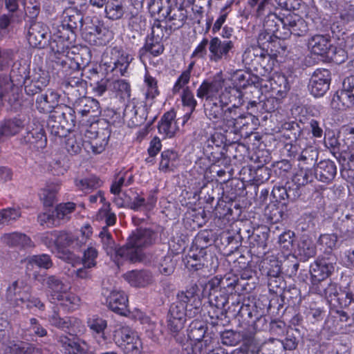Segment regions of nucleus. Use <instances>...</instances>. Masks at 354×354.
Here are the masks:
<instances>
[{"instance_id":"1","label":"nucleus","mask_w":354,"mask_h":354,"mask_svg":"<svg viewBox=\"0 0 354 354\" xmlns=\"http://www.w3.org/2000/svg\"><path fill=\"white\" fill-rule=\"evenodd\" d=\"M224 77L222 72L216 73L212 80H204L196 90V96L199 99H205V113L216 128L224 129L226 122L231 124L229 115L234 109L242 104H234L225 109L236 98L238 91L234 88H225Z\"/></svg>"},{"instance_id":"2","label":"nucleus","mask_w":354,"mask_h":354,"mask_svg":"<svg viewBox=\"0 0 354 354\" xmlns=\"http://www.w3.org/2000/svg\"><path fill=\"white\" fill-rule=\"evenodd\" d=\"M158 237V234L147 228L136 230L129 236L125 245L117 250V254L131 262H137L143 257L142 250L153 245Z\"/></svg>"},{"instance_id":"3","label":"nucleus","mask_w":354,"mask_h":354,"mask_svg":"<svg viewBox=\"0 0 354 354\" xmlns=\"http://www.w3.org/2000/svg\"><path fill=\"white\" fill-rule=\"evenodd\" d=\"M158 13L167 26V32H174L182 28L188 18V12L183 0H166L158 6Z\"/></svg>"},{"instance_id":"4","label":"nucleus","mask_w":354,"mask_h":354,"mask_svg":"<svg viewBox=\"0 0 354 354\" xmlns=\"http://www.w3.org/2000/svg\"><path fill=\"white\" fill-rule=\"evenodd\" d=\"M68 38H54V35L49 37V44L51 51L53 53L52 61L54 68H62L64 70L68 68H77L78 67L77 57L71 58L68 56L69 50Z\"/></svg>"},{"instance_id":"5","label":"nucleus","mask_w":354,"mask_h":354,"mask_svg":"<svg viewBox=\"0 0 354 354\" xmlns=\"http://www.w3.org/2000/svg\"><path fill=\"white\" fill-rule=\"evenodd\" d=\"M82 36L91 45L105 46L113 39V32L96 19L86 24Z\"/></svg>"},{"instance_id":"6","label":"nucleus","mask_w":354,"mask_h":354,"mask_svg":"<svg viewBox=\"0 0 354 354\" xmlns=\"http://www.w3.org/2000/svg\"><path fill=\"white\" fill-rule=\"evenodd\" d=\"M198 286L196 284L191 286L189 289L183 291L177 295L176 301L173 303L185 315L189 318L195 317L201 312V301L196 294Z\"/></svg>"},{"instance_id":"7","label":"nucleus","mask_w":354,"mask_h":354,"mask_svg":"<svg viewBox=\"0 0 354 354\" xmlns=\"http://www.w3.org/2000/svg\"><path fill=\"white\" fill-rule=\"evenodd\" d=\"M234 49V41L232 39H221L218 37H212L209 40V59L214 63L228 61Z\"/></svg>"},{"instance_id":"8","label":"nucleus","mask_w":354,"mask_h":354,"mask_svg":"<svg viewBox=\"0 0 354 354\" xmlns=\"http://www.w3.org/2000/svg\"><path fill=\"white\" fill-rule=\"evenodd\" d=\"M61 71L65 76L64 85L68 93L77 97L86 94V82L82 80V73L80 71V65L78 63L77 68H68L64 70L62 68H55Z\"/></svg>"},{"instance_id":"9","label":"nucleus","mask_w":354,"mask_h":354,"mask_svg":"<svg viewBox=\"0 0 354 354\" xmlns=\"http://www.w3.org/2000/svg\"><path fill=\"white\" fill-rule=\"evenodd\" d=\"M120 346L125 354H141L142 343L136 331L129 326H122L116 331Z\"/></svg>"},{"instance_id":"10","label":"nucleus","mask_w":354,"mask_h":354,"mask_svg":"<svg viewBox=\"0 0 354 354\" xmlns=\"http://www.w3.org/2000/svg\"><path fill=\"white\" fill-rule=\"evenodd\" d=\"M228 299L227 293L221 290L209 292L207 313L213 324H216L218 319L223 320L225 317Z\"/></svg>"},{"instance_id":"11","label":"nucleus","mask_w":354,"mask_h":354,"mask_svg":"<svg viewBox=\"0 0 354 354\" xmlns=\"http://www.w3.org/2000/svg\"><path fill=\"white\" fill-rule=\"evenodd\" d=\"M71 108L74 111V115L77 114L82 120L86 118L88 122H91L92 120L101 113L98 101L85 97L84 95L75 100Z\"/></svg>"},{"instance_id":"12","label":"nucleus","mask_w":354,"mask_h":354,"mask_svg":"<svg viewBox=\"0 0 354 354\" xmlns=\"http://www.w3.org/2000/svg\"><path fill=\"white\" fill-rule=\"evenodd\" d=\"M50 30L48 26L41 21L30 24L27 34L29 44L38 48H45L49 44Z\"/></svg>"},{"instance_id":"13","label":"nucleus","mask_w":354,"mask_h":354,"mask_svg":"<svg viewBox=\"0 0 354 354\" xmlns=\"http://www.w3.org/2000/svg\"><path fill=\"white\" fill-rule=\"evenodd\" d=\"M147 117V109L142 102L133 99L126 106L123 118L124 120L130 127H135L142 124Z\"/></svg>"},{"instance_id":"14","label":"nucleus","mask_w":354,"mask_h":354,"mask_svg":"<svg viewBox=\"0 0 354 354\" xmlns=\"http://www.w3.org/2000/svg\"><path fill=\"white\" fill-rule=\"evenodd\" d=\"M330 72L328 69L318 68L312 75L308 89L316 97L323 96L329 89L330 84Z\"/></svg>"},{"instance_id":"15","label":"nucleus","mask_w":354,"mask_h":354,"mask_svg":"<svg viewBox=\"0 0 354 354\" xmlns=\"http://www.w3.org/2000/svg\"><path fill=\"white\" fill-rule=\"evenodd\" d=\"M50 113L48 126H52L53 128L57 127L58 129L59 127L64 128L66 126L75 125L76 115H74V111L70 106H59Z\"/></svg>"},{"instance_id":"16","label":"nucleus","mask_w":354,"mask_h":354,"mask_svg":"<svg viewBox=\"0 0 354 354\" xmlns=\"http://www.w3.org/2000/svg\"><path fill=\"white\" fill-rule=\"evenodd\" d=\"M30 287L22 279L13 281L7 288L6 299L16 306L22 305L29 298Z\"/></svg>"},{"instance_id":"17","label":"nucleus","mask_w":354,"mask_h":354,"mask_svg":"<svg viewBox=\"0 0 354 354\" xmlns=\"http://www.w3.org/2000/svg\"><path fill=\"white\" fill-rule=\"evenodd\" d=\"M44 283L47 288V297L51 303H56L57 299H60L63 294L71 290L68 283L55 275L46 276L44 279Z\"/></svg>"},{"instance_id":"18","label":"nucleus","mask_w":354,"mask_h":354,"mask_svg":"<svg viewBox=\"0 0 354 354\" xmlns=\"http://www.w3.org/2000/svg\"><path fill=\"white\" fill-rule=\"evenodd\" d=\"M335 263V259L332 257L317 258L310 267L312 278L318 281H324L330 277L334 271Z\"/></svg>"},{"instance_id":"19","label":"nucleus","mask_w":354,"mask_h":354,"mask_svg":"<svg viewBox=\"0 0 354 354\" xmlns=\"http://www.w3.org/2000/svg\"><path fill=\"white\" fill-rule=\"evenodd\" d=\"M26 118L21 115L4 118L0 122V137L9 138L19 134L26 127Z\"/></svg>"},{"instance_id":"20","label":"nucleus","mask_w":354,"mask_h":354,"mask_svg":"<svg viewBox=\"0 0 354 354\" xmlns=\"http://www.w3.org/2000/svg\"><path fill=\"white\" fill-rule=\"evenodd\" d=\"M24 142L29 145L30 148L39 150L46 147L47 138L44 129L39 124H34V127H29L23 137Z\"/></svg>"},{"instance_id":"21","label":"nucleus","mask_w":354,"mask_h":354,"mask_svg":"<svg viewBox=\"0 0 354 354\" xmlns=\"http://www.w3.org/2000/svg\"><path fill=\"white\" fill-rule=\"evenodd\" d=\"M331 45V39L328 35L315 34L310 36L307 41V47L310 53L322 57H326Z\"/></svg>"},{"instance_id":"22","label":"nucleus","mask_w":354,"mask_h":354,"mask_svg":"<svg viewBox=\"0 0 354 354\" xmlns=\"http://www.w3.org/2000/svg\"><path fill=\"white\" fill-rule=\"evenodd\" d=\"M106 303L108 307L117 314L127 316L129 313L127 296L122 290H112L106 298Z\"/></svg>"},{"instance_id":"23","label":"nucleus","mask_w":354,"mask_h":354,"mask_svg":"<svg viewBox=\"0 0 354 354\" xmlns=\"http://www.w3.org/2000/svg\"><path fill=\"white\" fill-rule=\"evenodd\" d=\"M263 29L274 37L285 39L288 32L283 31V17H281L274 12H270L264 19Z\"/></svg>"},{"instance_id":"24","label":"nucleus","mask_w":354,"mask_h":354,"mask_svg":"<svg viewBox=\"0 0 354 354\" xmlns=\"http://www.w3.org/2000/svg\"><path fill=\"white\" fill-rule=\"evenodd\" d=\"M308 31L306 21L299 16L288 14L283 17V31L288 32L287 38L290 35L302 36Z\"/></svg>"},{"instance_id":"25","label":"nucleus","mask_w":354,"mask_h":354,"mask_svg":"<svg viewBox=\"0 0 354 354\" xmlns=\"http://www.w3.org/2000/svg\"><path fill=\"white\" fill-rule=\"evenodd\" d=\"M73 234L66 232L53 231L42 235L41 239L48 248L53 246L57 248L71 247Z\"/></svg>"},{"instance_id":"26","label":"nucleus","mask_w":354,"mask_h":354,"mask_svg":"<svg viewBox=\"0 0 354 354\" xmlns=\"http://www.w3.org/2000/svg\"><path fill=\"white\" fill-rule=\"evenodd\" d=\"M57 339L65 349V354H88L89 346L84 340L75 341L64 335H58Z\"/></svg>"},{"instance_id":"27","label":"nucleus","mask_w":354,"mask_h":354,"mask_svg":"<svg viewBox=\"0 0 354 354\" xmlns=\"http://www.w3.org/2000/svg\"><path fill=\"white\" fill-rule=\"evenodd\" d=\"M177 308L178 306L172 304L167 315V328L174 337L184 328L187 317Z\"/></svg>"},{"instance_id":"28","label":"nucleus","mask_w":354,"mask_h":354,"mask_svg":"<svg viewBox=\"0 0 354 354\" xmlns=\"http://www.w3.org/2000/svg\"><path fill=\"white\" fill-rule=\"evenodd\" d=\"M59 95L53 90L48 89L36 99V107L43 113H50L58 107Z\"/></svg>"},{"instance_id":"29","label":"nucleus","mask_w":354,"mask_h":354,"mask_svg":"<svg viewBox=\"0 0 354 354\" xmlns=\"http://www.w3.org/2000/svg\"><path fill=\"white\" fill-rule=\"evenodd\" d=\"M337 174V167L333 161L324 160L320 161L315 168V178L323 183H330Z\"/></svg>"},{"instance_id":"30","label":"nucleus","mask_w":354,"mask_h":354,"mask_svg":"<svg viewBox=\"0 0 354 354\" xmlns=\"http://www.w3.org/2000/svg\"><path fill=\"white\" fill-rule=\"evenodd\" d=\"M111 64L112 71H118L124 75L132 61V57L122 50L114 48L111 51Z\"/></svg>"},{"instance_id":"31","label":"nucleus","mask_w":354,"mask_h":354,"mask_svg":"<svg viewBox=\"0 0 354 354\" xmlns=\"http://www.w3.org/2000/svg\"><path fill=\"white\" fill-rule=\"evenodd\" d=\"M48 321L51 326L62 330H70L75 326L79 327L81 324V321L77 318L73 317H61L58 310H56L55 308L48 315Z\"/></svg>"},{"instance_id":"32","label":"nucleus","mask_w":354,"mask_h":354,"mask_svg":"<svg viewBox=\"0 0 354 354\" xmlns=\"http://www.w3.org/2000/svg\"><path fill=\"white\" fill-rule=\"evenodd\" d=\"M175 118L176 113L174 111H167L158 122V132L165 138L173 137L178 129Z\"/></svg>"},{"instance_id":"33","label":"nucleus","mask_w":354,"mask_h":354,"mask_svg":"<svg viewBox=\"0 0 354 354\" xmlns=\"http://www.w3.org/2000/svg\"><path fill=\"white\" fill-rule=\"evenodd\" d=\"M128 283L135 287H145L153 281V276L148 270H131L124 274Z\"/></svg>"},{"instance_id":"34","label":"nucleus","mask_w":354,"mask_h":354,"mask_svg":"<svg viewBox=\"0 0 354 354\" xmlns=\"http://www.w3.org/2000/svg\"><path fill=\"white\" fill-rule=\"evenodd\" d=\"M164 49L162 41L147 38L145 45L138 52L140 59L144 62L146 59H149L151 55L158 57L163 53Z\"/></svg>"},{"instance_id":"35","label":"nucleus","mask_w":354,"mask_h":354,"mask_svg":"<svg viewBox=\"0 0 354 354\" xmlns=\"http://www.w3.org/2000/svg\"><path fill=\"white\" fill-rule=\"evenodd\" d=\"M1 241L9 246H18L23 248L34 246V243L29 236L17 232L4 234L1 236Z\"/></svg>"},{"instance_id":"36","label":"nucleus","mask_w":354,"mask_h":354,"mask_svg":"<svg viewBox=\"0 0 354 354\" xmlns=\"http://www.w3.org/2000/svg\"><path fill=\"white\" fill-rule=\"evenodd\" d=\"M87 324L98 344H104L106 341L104 333L107 327L106 321L97 315H93L88 319Z\"/></svg>"},{"instance_id":"37","label":"nucleus","mask_w":354,"mask_h":354,"mask_svg":"<svg viewBox=\"0 0 354 354\" xmlns=\"http://www.w3.org/2000/svg\"><path fill=\"white\" fill-rule=\"evenodd\" d=\"M19 75H15V86H25V91L28 95H35L42 88L33 80L30 81L27 68L21 67L19 68Z\"/></svg>"},{"instance_id":"38","label":"nucleus","mask_w":354,"mask_h":354,"mask_svg":"<svg viewBox=\"0 0 354 354\" xmlns=\"http://www.w3.org/2000/svg\"><path fill=\"white\" fill-rule=\"evenodd\" d=\"M61 21V26L64 30H69L73 34L75 31L80 28L83 30V17L81 13L73 10H67L64 12L63 19Z\"/></svg>"},{"instance_id":"39","label":"nucleus","mask_w":354,"mask_h":354,"mask_svg":"<svg viewBox=\"0 0 354 354\" xmlns=\"http://www.w3.org/2000/svg\"><path fill=\"white\" fill-rule=\"evenodd\" d=\"M229 118L231 120V124H229V122L225 123L224 129H223L225 131L230 130L233 132H237L242 130L245 126L249 124L248 115L237 113V109H234L232 111Z\"/></svg>"},{"instance_id":"40","label":"nucleus","mask_w":354,"mask_h":354,"mask_svg":"<svg viewBox=\"0 0 354 354\" xmlns=\"http://www.w3.org/2000/svg\"><path fill=\"white\" fill-rule=\"evenodd\" d=\"M270 88L272 94H275L278 97H283L289 89L288 83L285 75H274L268 80ZM266 87L268 85H266Z\"/></svg>"},{"instance_id":"41","label":"nucleus","mask_w":354,"mask_h":354,"mask_svg":"<svg viewBox=\"0 0 354 354\" xmlns=\"http://www.w3.org/2000/svg\"><path fill=\"white\" fill-rule=\"evenodd\" d=\"M181 89H183L180 94L182 105L188 110V112H187L183 116V123H185L190 118L192 113L195 111L196 107L198 105V102L189 87L184 86Z\"/></svg>"},{"instance_id":"42","label":"nucleus","mask_w":354,"mask_h":354,"mask_svg":"<svg viewBox=\"0 0 354 354\" xmlns=\"http://www.w3.org/2000/svg\"><path fill=\"white\" fill-rule=\"evenodd\" d=\"M179 156L174 150H165L161 153L159 169L163 172L172 171L178 164Z\"/></svg>"},{"instance_id":"43","label":"nucleus","mask_w":354,"mask_h":354,"mask_svg":"<svg viewBox=\"0 0 354 354\" xmlns=\"http://www.w3.org/2000/svg\"><path fill=\"white\" fill-rule=\"evenodd\" d=\"M105 16L111 20H118L125 13V8L121 0H108L105 4Z\"/></svg>"},{"instance_id":"44","label":"nucleus","mask_w":354,"mask_h":354,"mask_svg":"<svg viewBox=\"0 0 354 354\" xmlns=\"http://www.w3.org/2000/svg\"><path fill=\"white\" fill-rule=\"evenodd\" d=\"M85 147L82 132L69 135L65 140V149L71 155L80 153Z\"/></svg>"},{"instance_id":"45","label":"nucleus","mask_w":354,"mask_h":354,"mask_svg":"<svg viewBox=\"0 0 354 354\" xmlns=\"http://www.w3.org/2000/svg\"><path fill=\"white\" fill-rule=\"evenodd\" d=\"M332 104L339 110L351 108L354 104V93L347 92L342 88L333 97Z\"/></svg>"},{"instance_id":"46","label":"nucleus","mask_w":354,"mask_h":354,"mask_svg":"<svg viewBox=\"0 0 354 354\" xmlns=\"http://www.w3.org/2000/svg\"><path fill=\"white\" fill-rule=\"evenodd\" d=\"M319 152L317 149L313 146H308L305 142V146L302 147L300 155L297 161L299 162V166L314 165L318 158Z\"/></svg>"},{"instance_id":"47","label":"nucleus","mask_w":354,"mask_h":354,"mask_svg":"<svg viewBox=\"0 0 354 354\" xmlns=\"http://www.w3.org/2000/svg\"><path fill=\"white\" fill-rule=\"evenodd\" d=\"M335 228L344 236L354 233V212L346 214L339 217L335 223Z\"/></svg>"},{"instance_id":"48","label":"nucleus","mask_w":354,"mask_h":354,"mask_svg":"<svg viewBox=\"0 0 354 354\" xmlns=\"http://www.w3.org/2000/svg\"><path fill=\"white\" fill-rule=\"evenodd\" d=\"M332 10H337L339 13V17L343 23H347L354 19V6L347 3L341 5L335 2L330 3Z\"/></svg>"},{"instance_id":"49","label":"nucleus","mask_w":354,"mask_h":354,"mask_svg":"<svg viewBox=\"0 0 354 354\" xmlns=\"http://www.w3.org/2000/svg\"><path fill=\"white\" fill-rule=\"evenodd\" d=\"M133 182V176L128 172L119 173L111 187V192L114 194H120L122 187H127Z\"/></svg>"},{"instance_id":"50","label":"nucleus","mask_w":354,"mask_h":354,"mask_svg":"<svg viewBox=\"0 0 354 354\" xmlns=\"http://www.w3.org/2000/svg\"><path fill=\"white\" fill-rule=\"evenodd\" d=\"M316 254L315 244L310 240H302L297 247V255L302 261H307L308 259Z\"/></svg>"},{"instance_id":"51","label":"nucleus","mask_w":354,"mask_h":354,"mask_svg":"<svg viewBox=\"0 0 354 354\" xmlns=\"http://www.w3.org/2000/svg\"><path fill=\"white\" fill-rule=\"evenodd\" d=\"M60 186L59 184L48 185L41 190L39 194L40 198L44 205L52 206L56 199L57 193L59 192Z\"/></svg>"},{"instance_id":"52","label":"nucleus","mask_w":354,"mask_h":354,"mask_svg":"<svg viewBox=\"0 0 354 354\" xmlns=\"http://www.w3.org/2000/svg\"><path fill=\"white\" fill-rule=\"evenodd\" d=\"M268 236L269 234L267 232H254L250 239L252 248H257V252L259 254H266L265 250L267 248Z\"/></svg>"},{"instance_id":"53","label":"nucleus","mask_w":354,"mask_h":354,"mask_svg":"<svg viewBox=\"0 0 354 354\" xmlns=\"http://www.w3.org/2000/svg\"><path fill=\"white\" fill-rule=\"evenodd\" d=\"M25 262L28 269L34 265L41 268L48 269L53 265L50 257L44 254L29 257L25 259Z\"/></svg>"},{"instance_id":"54","label":"nucleus","mask_w":354,"mask_h":354,"mask_svg":"<svg viewBox=\"0 0 354 354\" xmlns=\"http://www.w3.org/2000/svg\"><path fill=\"white\" fill-rule=\"evenodd\" d=\"M250 75L242 71H237L234 73V75L232 77V80L233 82L234 86H226L224 84L223 88H234L237 90L238 93H236V97H240L241 96V92L240 91L241 88H245L248 85L250 84L249 80Z\"/></svg>"},{"instance_id":"55","label":"nucleus","mask_w":354,"mask_h":354,"mask_svg":"<svg viewBox=\"0 0 354 354\" xmlns=\"http://www.w3.org/2000/svg\"><path fill=\"white\" fill-rule=\"evenodd\" d=\"M101 185L102 181L96 176H91L75 180L76 187L85 193L100 187Z\"/></svg>"},{"instance_id":"56","label":"nucleus","mask_w":354,"mask_h":354,"mask_svg":"<svg viewBox=\"0 0 354 354\" xmlns=\"http://www.w3.org/2000/svg\"><path fill=\"white\" fill-rule=\"evenodd\" d=\"M206 330V326L201 322H192L189 326L188 337L192 342L203 340L205 337Z\"/></svg>"},{"instance_id":"57","label":"nucleus","mask_w":354,"mask_h":354,"mask_svg":"<svg viewBox=\"0 0 354 354\" xmlns=\"http://www.w3.org/2000/svg\"><path fill=\"white\" fill-rule=\"evenodd\" d=\"M60 305L65 307L68 311H73L77 309L80 304V299L76 295L68 291L62 295L60 299H57Z\"/></svg>"},{"instance_id":"58","label":"nucleus","mask_w":354,"mask_h":354,"mask_svg":"<svg viewBox=\"0 0 354 354\" xmlns=\"http://www.w3.org/2000/svg\"><path fill=\"white\" fill-rule=\"evenodd\" d=\"M144 83L146 88L145 95L147 100H153L159 95L157 80L147 72L145 75Z\"/></svg>"},{"instance_id":"59","label":"nucleus","mask_w":354,"mask_h":354,"mask_svg":"<svg viewBox=\"0 0 354 354\" xmlns=\"http://www.w3.org/2000/svg\"><path fill=\"white\" fill-rule=\"evenodd\" d=\"M111 91L115 92L122 98H129L131 96V86L124 80H115L109 84Z\"/></svg>"},{"instance_id":"60","label":"nucleus","mask_w":354,"mask_h":354,"mask_svg":"<svg viewBox=\"0 0 354 354\" xmlns=\"http://www.w3.org/2000/svg\"><path fill=\"white\" fill-rule=\"evenodd\" d=\"M194 62H192L187 66V69L182 72L176 81L173 88V94H177L180 92L182 88L185 86L189 82L191 77V73L194 68Z\"/></svg>"},{"instance_id":"61","label":"nucleus","mask_w":354,"mask_h":354,"mask_svg":"<svg viewBox=\"0 0 354 354\" xmlns=\"http://www.w3.org/2000/svg\"><path fill=\"white\" fill-rule=\"evenodd\" d=\"M167 26H162L159 20L155 21L151 27V32L147 39L162 41L163 38H168L173 32H167Z\"/></svg>"},{"instance_id":"62","label":"nucleus","mask_w":354,"mask_h":354,"mask_svg":"<svg viewBox=\"0 0 354 354\" xmlns=\"http://www.w3.org/2000/svg\"><path fill=\"white\" fill-rule=\"evenodd\" d=\"M108 144V138L104 135H100L94 140H90V142L85 147V151L87 152H93V153H102L106 145Z\"/></svg>"},{"instance_id":"63","label":"nucleus","mask_w":354,"mask_h":354,"mask_svg":"<svg viewBox=\"0 0 354 354\" xmlns=\"http://www.w3.org/2000/svg\"><path fill=\"white\" fill-rule=\"evenodd\" d=\"M313 180V175L312 171L308 168H304V167H301L293 176L292 182L297 185V187H301L312 182Z\"/></svg>"},{"instance_id":"64","label":"nucleus","mask_w":354,"mask_h":354,"mask_svg":"<svg viewBox=\"0 0 354 354\" xmlns=\"http://www.w3.org/2000/svg\"><path fill=\"white\" fill-rule=\"evenodd\" d=\"M306 140L304 138H299L294 142L286 144L285 149L287 151V156L293 160H297L302 147L305 146Z\"/></svg>"}]
</instances>
